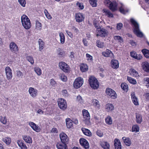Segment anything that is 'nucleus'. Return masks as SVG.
<instances>
[{"instance_id": "nucleus-13", "label": "nucleus", "mask_w": 149, "mask_h": 149, "mask_svg": "<svg viewBox=\"0 0 149 149\" xmlns=\"http://www.w3.org/2000/svg\"><path fill=\"white\" fill-rule=\"evenodd\" d=\"M29 125L32 129L37 132H39L41 130L40 127L37 125L36 124L33 122H30L29 123Z\"/></svg>"}, {"instance_id": "nucleus-22", "label": "nucleus", "mask_w": 149, "mask_h": 149, "mask_svg": "<svg viewBox=\"0 0 149 149\" xmlns=\"http://www.w3.org/2000/svg\"><path fill=\"white\" fill-rule=\"evenodd\" d=\"M129 73L130 74L135 77H139V74L138 72L134 69H131L130 70Z\"/></svg>"}, {"instance_id": "nucleus-28", "label": "nucleus", "mask_w": 149, "mask_h": 149, "mask_svg": "<svg viewBox=\"0 0 149 149\" xmlns=\"http://www.w3.org/2000/svg\"><path fill=\"white\" fill-rule=\"evenodd\" d=\"M105 109L107 111H109L113 110L114 107L112 104L108 103L105 106Z\"/></svg>"}, {"instance_id": "nucleus-53", "label": "nucleus", "mask_w": 149, "mask_h": 149, "mask_svg": "<svg viewBox=\"0 0 149 149\" xmlns=\"http://www.w3.org/2000/svg\"><path fill=\"white\" fill-rule=\"evenodd\" d=\"M139 130V126L137 125H134L132 127V131L133 132H138Z\"/></svg>"}, {"instance_id": "nucleus-57", "label": "nucleus", "mask_w": 149, "mask_h": 149, "mask_svg": "<svg viewBox=\"0 0 149 149\" xmlns=\"http://www.w3.org/2000/svg\"><path fill=\"white\" fill-rule=\"evenodd\" d=\"M62 94L63 96L65 97H67L68 95V93L67 91L65 89L63 90L62 91Z\"/></svg>"}, {"instance_id": "nucleus-61", "label": "nucleus", "mask_w": 149, "mask_h": 149, "mask_svg": "<svg viewBox=\"0 0 149 149\" xmlns=\"http://www.w3.org/2000/svg\"><path fill=\"white\" fill-rule=\"evenodd\" d=\"M130 55L132 57L135 58L137 55V54L135 52L132 51L131 52Z\"/></svg>"}, {"instance_id": "nucleus-47", "label": "nucleus", "mask_w": 149, "mask_h": 149, "mask_svg": "<svg viewBox=\"0 0 149 149\" xmlns=\"http://www.w3.org/2000/svg\"><path fill=\"white\" fill-rule=\"evenodd\" d=\"M119 10L120 13L123 14H125L126 12H128L127 10H125L124 9L123 5L121 4V6L119 8Z\"/></svg>"}, {"instance_id": "nucleus-46", "label": "nucleus", "mask_w": 149, "mask_h": 149, "mask_svg": "<svg viewBox=\"0 0 149 149\" xmlns=\"http://www.w3.org/2000/svg\"><path fill=\"white\" fill-rule=\"evenodd\" d=\"M89 1L92 6L93 7L97 6V3L96 0H89Z\"/></svg>"}, {"instance_id": "nucleus-30", "label": "nucleus", "mask_w": 149, "mask_h": 149, "mask_svg": "<svg viewBox=\"0 0 149 149\" xmlns=\"http://www.w3.org/2000/svg\"><path fill=\"white\" fill-rule=\"evenodd\" d=\"M80 69L81 72H85L88 70V66L86 64H82L80 66Z\"/></svg>"}, {"instance_id": "nucleus-7", "label": "nucleus", "mask_w": 149, "mask_h": 149, "mask_svg": "<svg viewBox=\"0 0 149 149\" xmlns=\"http://www.w3.org/2000/svg\"><path fill=\"white\" fill-rule=\"evenodd\" d=\"M60 69L65 72H68L69 71L70 67L65 63L63 62H60L59 64Z\"/></svg>"}, {"instance_id": "nucleus-62", "label": "nucleus", "mask_w": 149, "mask_h": 149, "mask_svg": "<svg viewBox=\"0 0 149 149\" xmlns=\"http://www.w3.org/2000/svg\"><path fill=\"white\" fill-rule=\"evenodd\" d=\"M50 84L51 85L55 86L56 84V82L53 79H51L50 80Z\"/></svg>"}, {"instance_id": "nucleus-59", "label": "nucleus", "mask_w": 149, "mask_h": 149, "mask_svg": "<svg viewBox=\"0 0 149 149\" xmlns=\"http://www.w3.org/2000/svg\"><path fill=\"white\" fill-rule=\"evenodd\" d=\"M96 134L97 135L100 137H102L103 135V134L102 132L99 130L96 131Z\"/></svg>"}, {"instance_id": "nucleus-1", "label": "nucleus", "mask_w": 149, "mask_h": 149, "mask_svg": "<svg viewBox=\"0 0 149 149\" xmlns=\"http://www.w3.org/2000/svg\"><path fill=\"white\" fill-rule=\"evenodd\" d=\"M130 22L134 26V33L138 36L142 37L143 34L140 30L139 25L134 19L132 18L130 19Z\"/></svg>"}, {"instance_id": "nucleus-45", "label": "nucleus", "mask_w": 149, "mask_h": 149, "mask_svg": "<svg viewBox=\"0 0 149 149\" xmlns=\"http://www.w3.org/2000/svg\"><path fill=\"white\" fill-rule=\"evenodd\" d=\"M105 121L106 123L109 125H111L112 123V119L109 116L107 117L106 118Z\"/></svg>"}, {"instance_id": "nucleus-27", "label": "nucleus", "mask_w": 149, "mask_h": 149, "mask_svg": "<svg viewBox=\"0 0 149 149\" xmlns=\"http://www.w3.org/2000/svg\"><path fill=\"white\" fill-rule=\"evenodd\" d=\"M66 123L68 128H70L72 127V121L70 118H67L66 119Z\"/></svg>"}, {"instance_id": "nucleus-31", "label": "nucleus", "mask_w": 149, "mask_h": 149, "mask_svg": "<svg viewBox=\"0 0 149 149\" xmlns=\"http://www.w3.org/2000/svg\"><path fill=\"white\" fill-rule=\"evenodd\" d=\"M122 139L125 144L128 146H130L131 144V142L130 139L129 138H126L125 137H123L122 138Z\"/></svg>"}, {"instance_id": "nucleus-4", "label": "nucleus", "mask_w": 149, "mask_h": 149, "mask_svg": "<svg viewBox=\"0 0 149 149\" xmlns=\"http://www.w3.org/2000/svg\"><path fill=\"white\" fill-rule=\"evenodd\" d=\"M104 3V5L108 7L112 11L114 12L116 10L117 5L116 2H112L109 0H105Z\"/></svg>"}, {"instance_id": "nucleus-12", "label": "nucleus", "mask_w": 149, "mask_h": 149, "mask_svg": "<svg viewBox=\"0 0 149 149\" xmlns=\"http://www.w3.org/2000/svg\"><path fill=\"white\" fill-rule=\"evenodd\" d=\"M6 76L8 79H10L12 78V75L11 70L9 67H6L5 69Z\"/></svg>"}, {"instance_id": "nucleus-3", "label": "nucleus", "mask_w": 149, "mask_h": 149, "mask_svg": "<svg viewBox=\"0 0 149 149\" xmlns=\"http://www.w3.org/2000/svg\"><path fill=\"white\" fill-rule=\"evenodd\" d=\"M88 81L90 86L94 89H97L99 86V84L97 79L94 77H90Z\"/></svg>"}, {"instance_id": "nucleus-43", "label": "nucleus", "mask_w": 149, "mask_h": 149, "mask_svg": "<svg viewBox=\"0 0 149 149\" xmlns=\"http://www.w3.org/2000/svg\"><path fill=\"white\" fill-rule=\"evenodd\" d=\"M127 80L129 82L132 84H136V80L134 79L128 77H127Z\"/></svg>"}, {"instance_id": "nucleus-41", "label": "nucleus", "mask_w": 149, "mask_h": 149, "mask_svg": "<svg viewBox=\"0 0 149 149\" xmlns=\"http://www.w3.org/2000/svg\"><path fill=\"white\" fill-rule=\"evenodd\" d=\"M102 147L104 149H109V144L106 142H104L101 144Z\"/></svg>"}, {"instance_id": "nucleus-26", "label": "nucleus", "mask_w": 149, "mask_h": 149, "mask_svg": "<svg viewBox=\"0 0 149 149\" xmlns=\"http://www.w3.org/2000/svg\"><path fill=\"white\" fill-rule=\"evenodd\" d=\"M82 112L83 116L84 119H90V114L88 111L84 109L83 110Z\"/></svg>"}, {"instance_id": "nucleus-33", "label": "nucleus", "mask_w": 149, "mask_h": 149, "mask_svg": "<svg viewBox=\"0 0 149 149\" xmlns=\"http://www.w3.org/2000/svg\"><path fill=\"white\" fill-rule=\"evenodd\" d=\"M92 104L93 105L95 106L96 107L99 108L100 105L99 101L96 99H93L92 100Z\"/></svg>"}, {"instance_id": "nucleus-8", "label": "nucleus", "mask_w": 149, "mask_h": 149, "mask_svg": "<svg viewBox=\"0 0 149 149\" xmlns=\"http://www.w3.org/2000/svg\"><path fill=\"white\" fill-rule=\"evenodd\" d=\"M83 83V79L79 77L76 79L74 83L73 86L74 88H78L80 87Z\"/></svg>"}, {"instance_id": "nucleus-24", "label": "nucleus", "mask_w": 149, "mask_h": 149, "mask_svg": "<svg viewBox=\"0 0 149 149\" xmlns=\"http://www.w3.org/2000/svg\"><path fill=\"white\" fill-rule=\"evenodd\" d=\"M56 146L58 149H67L66 144L65 143H58Z\"/></svg>"}, {"instance_id": "nucleus-51", "label": "nucleus", "mask_w": 149, "mask_h": 149, "mask_svg": "<svg viewBox=\"0 0 149 149\" xmlns=\"http://www.w3.org/2000/svg\"><path fill=\"white\" fill-rule=\"evenodd\" d=\"M16 74L17 77L19 78H22L23 75V73L20 70L17 71Z\"/></svg>"}, {"instance_id": "nucleus-44", "label": "nucleus", "mask_w": 149, "mask_h": 149, "mask_svg": "<svg viewBox=\"0 0 149 149\" xmlns=\"http://www.w3.org/2000/svg\"><path fill=\"white\" fill-rule=\"evenodd\" d=\"M58 54L59 57H63L65 56L64 52L61 50H58Z\"/></svg>"}, {"instance_id": "nucleus-60", "label": "nucleus", "mask_w": 149, "mask_h": 149, "mask_svg": "<svg viewBox=\"0 0 149 149\" xmlns=\"http://www.w3.org/2000/svg\"><path fill=\"white\" fill-rule=\"evenodd\" d=\"M123 24L121 23H119L117 24L116 28L118 30H120L123 27Z\"/></svg>"}, {"instance_id": "nucleus-34", "label": "nucleus", "mask_w": 149, "mask_h": 149, "mask_svg": "<svg viewBox=\"0 0 149 149\" xmlns=\"http://www.w3.org/2000/svg\"><path fill=\"white\" fill-rule=\"evenodd\" d=\"M81 130L85 135L89 136L91 135V133L90 131L88 130L82 128L81 129Z\"/></svg>"}, {"instance_id": "nucleus-23", "label": "nucleus", "mask_w": 149, "mask_h": 149, "mask_svg": "<svg viewBox=\"0 0 149 149\" xmlns=\"http://www.w3.org/2000/svg\"><path fill=\"white\" fill-rule=\"evenodd\" d=\"M84 19L81 13H79L76 15V21L78 22H82Z\"/></svg>"}, {"instance_id": "nucleus-39", "label": "nucleus", "mask_w": 149, "mask_h": 149, "mask_svg": "<svg viewBox=\"0 0 149 149\" xmlns=\"http://www.w3.org/2000/svg\"><path fill=\"white\" fill-rule=\"evenodd\" d=\"M96 45L99 48H103L104 47V43L100 40H98L96 41Z\"/></svg>"}, {"instance_id": "nucleus-56", "label": "nucleus", "mask_w": 149, "mask_h": 149, "mask_svg": "<svg viewBox=\"0 0 149 149\" xmlns=\"http://www.w3.org/2000/svg\"><path fill=\"white\" fill-rule=\"evenodd\" d=\"M86 56L87 58V60L88 61H89L90 62L92 61L93 60V57L92 56H91L89 54L87 53L86 54Z\"/></svg>"}, {"instance_id": "nucleus-16", "label": "nucleus", "mask_w": 149, "mask_h": 149, "mask_svg": "<svg viewBox=\"0 0 149 149\" xmlns=\"http://www.w3.org/2000/svg\"><path fill=\"white\" fill-rule=\"evenodd\" d=\"M131 98L132 101L134 104L136 106H137L139 105V102L138 100L137 97L135 95V94L134 92H132L131 95Z\"/></svg>"}, {"instance_id": "nucleus-20", "label": "nucleus", "mask_w": 149, "mask_h": 149, "mask_svg": "<svg viewBox=\"0 0 149 149\" xmlns=\"http://www.w3.org/2000/svg\"><path fill=\"white\" fill-rule=\"evenodd\" d=\"M142 65L143 69L145 71L149 72V63L148 62H144L142 63Z\"/></svg>"}, {"instance_id": "nucleus-58", "label": "nucleus", "mask_w": 149, "mask_h": 149, "mask_svg": "<svg viewBox=\"0 0 149 149\" xmlns=\"http://www.w3.org/2000/svg\"><path fill=\"white\" fill-rule=\"evenodd\" d=\"M94 25L95 27L97 28L96 30H98V29H101V28L100 27L98 23L96 21L94 22Z\"/></svg>"}, {"instance_id": "nucleus-10", "label": "nucleus", "mask_w": 149, "mask_h": 149, "mask_svg": "<svg viewBox=\"0 0 149 149\" xmlns=\"http://www.w3.org/2000/svg\"><path fill=\"white\" fill-rule=\"evenodd\" d=\"M58 105L60 108L63 110L65 109L67 107L66 102L63 99L61 98L59 100Z\"/></svg>"}, {"instance_id": "nucleus-52", "label": "nucleus", "mask_w": 149, "mask_h": 149, "mask_svg": "<svg viewBox=\"0 0 149 149\" xmlns=\"http://www.w3.org/2000/svg\"><path fill=\"white\" fill-rule=\"evenodd\" d=\"M42 28V24L41 23L38 21L36 22V28L37 30H40Z\"/></svg>"}, {"instance_id": "nucleus-37", "label": "nucleus", "mask_w": 149, "mask_h": 149, "mask_svg": "<svg viewBox=\"0 0 149 149\" xmlns=\"http://www.w3.org/2000/svg\"><path fill=\"white\" fill-rule=\"evenodd\" d=\"M38 42L39 45V50L41 51L44 48V43L42 40L41 39H39Z\"/></svg>"}, {"instance_id": "nucleus-9", "label": "nucleus", "mask_w": 149, "mask_h": 149, "mask_svg": "<svg viewBox=\"0 0 149 149\" xmlns=\"http://www.w3.org/2000/svg\"><path fill=\"white\" fill-rule=\"evenodd\" d=\"M59 136L62 143L67 144L68 143L69 138L67 135L65 133H61L59 135Z\"/></svg>"}, {"instance_id": "nucleus-15", "label": "nucleus", "mask_w": 149, "mask_h": 149, "mask_svg": "<svg viewBox=\"0 0 149 149\" xmlns=\"http://www.w3.org/2000/svg\"><path fill=\"white\" fill-rule=\"evenodd\" d=\"M29 92L31 96L33 97H35L37 95L38 91L33 88L30 87Z\"/></svg>"}, {"instance_id": "nucleus-17", "label": "nucleus", "mask_w": 149, "mask_h": 149, "mask_svg": "<svg viewBox=\"0 0 149 149\" xmlns=\"http://www.w3.org/2000/svg\"><path fill=\"white\" fill-rule=\"evenodd\" d=\"M102 54L105 57H112L113 56L112 52L109 49H107L105 52H103Z\"/></svg>"}, {"instance_id": "nucleus-2", "label": "nucleus", "mask_w": 149, "mask_h": 149, "mask_svg": "<svg viewBox=\"0 0 149 149\" xmlns=\"http://www.w3.org/2000/svg\"><path fill=\"white\" fill-rule=\"evenodd\" d=\"M21 22L22 26L26 29H29L31 27V24L29 19L25 15H23L21 17Z\"/></svg>"}, {"instance_id": "nucleus-49", "label": "nucleus", "mask_w": 149, "mask_h": 149, "mask_svg": "<svg viewBox=\"0 0 149 149\" xmlns=\"http://www.w3.org/2000/svg\"><path fill=\"white\" fill-rule=\"evenodd\" d=\"M26 59L29 62H30L31 64H33L34 63L33 58V57L31 56H27L26 57Z\"/></svg>"}, {"instance_id": "nucleus-42", "label": "nucleus", "mask_w": 149, "mask_h": 149, "mask_svg": "<svg viewBox=\"0 0 149 149\" xmlns=\"http://www.w3.org/2000/svg\"><path fill=\"white\" fill-rule=\"evenodd\" d=\"M114 38L115 40L118 41V42L120 43H122L123 42V38L120 36H114Z\"/></svg>"}, {"instance_id": "nucleus-19", "label": "nucleus", "mask_w": 149, "mask_h": 149, "mask_svg": "<svg viewBox=\"0 0 149 149\" xmlns=\"http://www.w3.org/2000/svg\"><path fill=\"white\" fill-rule=\"evenodd\" d=\"M111 67L114 69H117L119 67V64L118 61L116 60H113L111 61Z\"/></svg>"}, {"instance_id": "nucleus-55", "label": "nucleus", "mask_w": 149, "mask_h": 149, "mask_svg": "<svg viewBox=\"0 0 149 149\" xmlns=\"http://www.w3.org/2000/svg\"><path fill=\"white\" fill-rule=\"evenodd\" d=\"M121 87L123 90H128V86L126 84H122L121 85Z\"/></svg>"}, {"instance_id": "nucleus-14", "label": "nucleus", "mask_w": 149, "mask_h": 149, "mask_svg": "<svg viewBox=\"0 0 149 149\" xmlns=\"http://www.w3.org/2000/svg\"><path fill=\"white\" fill-rule=\"evenodd\" d=\"M10 48L12 52L16 53L18 50V47L17 45L14 42H11L10 45Z\"/></svg>"}, {"instance_id": "nucleus-32", "label": "nucleus", "mask_w": 149, "mask_h": 149, "mask_svg": "<svg viewBox=\"0 0 149 149\" xmlns=\"http://www.w3.org/2000/svg\"><path fill=\"white\" fill-rule=\"evenodd\" d=\"M2 140L7 145H9L11 142V139L9 137H5L3 138Z\"/></svg>"}, {"instance_id": "nucleus-64", "label": "nucleus", "mask_w": 149, "mask_h": 149, "mask_svg": "<svg viewBox=\"0 0 149 149\" xmlns=\"http://www.w3.org/2000/svg\"><path fill=\"white\" fill-rule=\"evenodd\" d=\"M72 29L74 32L76 33L77 34H78L79 33V30L75 28L74 26H72Z\"/></svg>"}, {"instance_id": "nucleus-48", "label": "nucleus", "mask_w": 149, "mask_h": 149, "mask_svg": "<svg viewBox=\"0 0 149 149\" xmlns=\"http://www.w3.org/2000/svg\"><path fill=\"white\" fill-rule=\"evenodd\" d=\"M60 79L63 81H66L67 80V77L63 74H59Z\"/></svg>"}, {"instance_id": "nucleus-63", "label": "nucleus", "mask_w": 149, "mask_h": 149, "mask_svg": "<svg viewBox=\"0 0 149 149\" xmlns=\"http://www.w3.org/2000/svg\"><path fill=\"white\" fill-rule=\"evenodd\" d=\"M76 4L77 6H78L80 9H82L84 8L83 6L81 3L79 2H77Z\"/></svg>"}, {"instance_id": "nucleus-11", "label": "nucleus", "mask_w": 149, "mask_h": 149, "mask_svg": "<svg viewBox=\"0 0 149 149\" xmlns=\"http://www.w3.org/2000/svg\"><path fill=\"white\" fill-rule=\"evenodd\" d=\"M79 142L81 145L86 149H88L89 147V144L87 141L85 139H80Z\"/></svg>"}, {"instance_id": "nucleus-50", "label": "nucleus", "mask_w": 149, "mask_h": 149, "mask_svg": "<svg viewBox=\"0 0 149 149\" xmlns=\"http://www.w3.org/2000/svg\"><path fill=\"white\" fill-rule=\"evenodd\" d=\"M0 121L3 124H6L7 122L6 117H3L2 116H0Z\"/></svg>"}, {"instance_id": "nucleus-5", "label": "nucleus", "mask_w": 149, "mask_h": 149, "mask_svg": "<svg viewBox=\"0 0 149 149\" xmlns=\"http://www.w3.org/2000/svg\"><path fill=\"white\" fill-rule=\"evenodd\" d=\"M98 29V30L96 31L97 36H100L101 37H104L108 36V31L105 29L103 28Z\"/></svg>"}, {"instance_id": "nucleus-40", "label": "nucleus", "mask_w": 149, "mask_h": 149, "mask_svg": "<svg viewBox=\"0 0 149 149\" xmlns=\"http://www.w3.org/2000/svg\"><path fill=\"white\" fill-rule=\"evenodd\" d=\"M142 52L146 57V58H149V50L147 49H144L142 50Z\"/></svg>"}, {"instance_id": "nucleus-36", "label": "nucleus", "mask_w": 149, "mask_h": 149, "mask_svg": "<svg viewBox=\"0 0 149 149\" xmlns=\"http://www.w3.org/2000/svg\"><path fill=\"white\" fill-rule=\"evenodd\" d=\"M136 121L138 123H140L142 121V118L141 115L139 113H136Z\"/></svg>"}, {"instance_id": "nucleus-21", "label": "nucleus", "mask_w": 149, "mask_h": 149, "mask_svg": "<svg viewBox=\"0 0 149 149\" xmlns=\"http://www.w3.org/2000/svg\"><path fill=\"white\" fill-rule=\"evenodd\" d=\"M22 138L26 142L29 144L32 143V138L30 136L26 135H24L22 136Z\"/></svg>"}, {"instance_id": "nucleus-54", "label": "nucleus", "mask_w": 149, "mask_h": 149, "mask_svg": "<svg viewBox=\"0 0 149 149\" xmlns=\"http://www.w3.org/2000/svg\"><path fill=\"white\" fill-rule=\"evenodd\" d=\"M18 2L22 6L24 7L25 6L26 4L25 0H18Z\"/></svg>"}, {"instance_id": "nucleus-35", "label": "nucleus", "mask_w": 149, "mask_h": 149, "mask_svg": "<svg viewBox=\"0 0 149 149\" xmlns=\"http://www.w3.org/2000/svg\"><path fill=\"white\" fill-rule=\"evenodd\" d=\"M59 36L61 43L64 44L65 42V37L63 33L62 32L59 33Z\"/></svg>"}, {"instance_id": "nucleus-18", "label": "nucleus", "mask_w": 149, "mask_h": 149, "mask_svg": "<svg viewBox=\"0 0 149 149\" xmlns=\"http://www.w3.org/2000/svg\"><path fill=\"white\" fill-rule=\"evenodd\" d=\"M114 144L116 149H120L121 148V145L120 140L117 139H115Z\"/></svg>"}, {"instance_id": "nucleus-29", "label": "nucleus", "mask_w": 149, "mask_h": 149, "mask_svg": "<svg viewBox=\"0 0 149 149\" xmlns=\"http://www.w3.org/2000/svg\"><path fill=\"white\" fill-rule=\"evenodd\" d=\"M103 13H105V15H107L109 17L113 18V14L111 13L110 11L106 9H103L102 10Z\"/></svg>"}, {"instance_id": "nucleus-6", "label": "nucleus", "mask_w": 149, "mask_h": 149, "mask_svg": "<svg viewBox=\"0 0 149 149\" xmlns=\"http://www.w3.org/2000/svg\"><path fill=\"white\" fill-rule=\"evenodd\" d=\"M106 93L107 95L112 99H115L117 97V95L116 92L110 88H107L106 90Z\"/></svg>"}, {"instance_id": "nucleus-38", "label": "nucleus", "mask_w": 149, "mask_h": 149, "mask_svg": "<svg viewBox=\"0 0 149 149\" xmlns=\"http://www.w3.org/2000/svg\"><path fill=\"white\" fill-rule=\"evenodd\" d=\"M34 70L37 74L40 76L42 74V71L41 69L38 67H35L34 68Z\"/></svg>"}, {"instance_id": "nucleus-25", "label": "nucleus", "mask_w": 149, "mask_h": 149, "mask_svg": "<svg viewBox=\"0 0 149 149\" xmlns=\"http://www.w3.org/2000/svg\"><path fill=\"white\" fill-rule=\"evenodd\" d=\"M17 143L21 149H27V147L26 145L22 142V141L17 140Z\"/></svg>"}]
</instances>
